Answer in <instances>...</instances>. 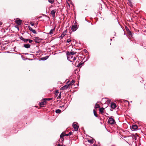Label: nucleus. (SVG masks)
Here are the masks:
<instances>
[{"instance_id": "nucleus-1", "label": "nucleus", "mask_w": 146, "mask_h": 146, "mask_svg": "<svg viewBox=\"0 0 146 146\" xmlns=\"http://www.w3.org/2000/svg\"><path fill=\"white\" fill-rule=\"evenodd\" d=\"M108 122L109 124L111 125L114 124L115 123L114 119L111 117H110L109 118Z\"/></svg>"}, {"instance_id": "nucleus-2", "label": "nucleus", "mask_w": 146, "mask_h": 146, "mask_svg": "<svg viewBox=\"0 0 146 146\" xmlns=\"http://www.w3.org/2000/svg\"><path fill=\"white\" fill-rule=\"evenodd\" d=\"M76 53V52H67L66 54L68 59L70 56V55L73 56Z\"/></svg>"}, {"instance_id": "nucleus-3", "label": "nucleus", "mask_w": 146, "mask_h": 146, "mask_svg": "<svg viewBox=\"0 0 146 146\" xmlns=\"http://www.w3.org/2000/svg\"><path fill=\"white\" fill-rule=\"evenodd\" d=\"M77 124V123L76 122H74L73 123L72 125L74 131H77L78 130V126Z\"/></svg>"}, {"instance_id": "nucleus-4", "label": "nucleus", "mask_w": 146, "mask_h": 146, "mask_svg": "<svg viewBox=\"0 0 146 146\" xmlns=\"http://www.w3.org/2000/svg\"><path fill=\"white\" fill-rule=\"evenodd\" d=\"M78 28L76 25H72L71 27V29L73 31H75L77 30Z\"/></svg>"}, {"instance_id": "nucleus-5", "label": "nucleus", "mask_w": 146, "mask_h": 146, "mask_svg": "<svg viewBox=\"0 0 146 146\" xmlns=\"http://www.w3.org/2000/svg\"><path fill=\"white\" fill-rule=\"evenodd\" d=\"M69 87V85H68V84L67 85H64V86L63 87H61L60 88V90H65L66 89L68 88Z\"/></svg>"}, {"instance_id": "nucleus-6", "label": "nucleus", "mask_w": 146, "mask_h": 146, "mask_svg": "<svg viewBox=\"0 0 146 146\" xmlns=\"http://www.w3.org/2000/svg\"><path fill=\"white\" fill-rule=\"evenodd\" d=\"M45 101L43 100L40 103V105L41 107H43L46 104V102Z\"/></svg>"}, {"instance_id": "nucleus-7", "label": "nucleus", "mask_w": 146, "mask_h": 146, "mask_svg": "<svg viewBox=\"0 0 146 146\" xmlns=\"http://www.w3.org/2000/svg\"><path fill=\"white\" fill-rule=\"evenodd\" d=\"M127 4L131 7H133V3H132L130 0H128Z\"/></svg>"}, {"instance_id": "nucleus-8", "label": "nucleus", "mask_w": 146, "mask_h": 146, "mask_svg": "<svg viewBox=\"0 0 146 146\" xmlns=\"http://www.w3.org/2000/svg\"><path fill=\"white\" fill-rule=\"evenodd\" d=\"M22 21L20 20H16L15 21V22L17 24L19 25H21L22 23Z\"/></svg>"}, {"instance_id": "nucleus-9", "label": "nucleus", "mask_w": 146, "mask_h": 146, "mask_svg": "<svg viewBox=\"0 0 146 146\" xmlns=\"http://www.w3.org/2000/svg\"><path fill=\"white\" fill-rule=\"evenodd\" d=\"M29 30L31 31L33 33L35 34H36V33L35 30L33 29L30 26H28Z\"/></svg>"}, {"instance_id": "nucleus-10", "label": "nucleus", "mask_w": 146, "mask_h": 146, "mask_svg": "<svg viewBox=\"0 0 146 146\" xmlns=\"http://www.w3.org/2000/svg\"><path fill=\"white\" fill-rule=\"evenodd\" d=\"M34 41L36 43H39L40 41L38 38L36 37L34 38Z\"/></svg>"}, {"instance_id": "nucleus-11", "label": "nucleus", "mask_w": 146, "mask_h": 146, "mask_svg": "<svg viewBox=\"0 0 146 146\" xmlns=\"http://www.w3.org/2000/svg\"><path fill=\"white\" fill-rule=\"evenodd\" d=\"M111 107L113 109H114L116 107V105L115 103H112L111 105Z\"/></svg>"}, {"instance_id": "nucleus-12", "label": "nucleus", "mask_w": 146, "mask_h": 146, "mask_svg": "<svg viewBox=\"0 0 146 146\" xmlns=\"http://www.w3.org/2000/svg\"><path fill=\"white\" fill-rule=\"evenodd\" d=\"M138 128V126L136 125H133L131 126V128L133 130H136Z\"/></svg>"}, {"instance_id": "nucleus-13", "label": "nucleus", "mask_w": 146, "mask_h": 146, "mask_svg": "<svg viewBox=\"0 0 146 146\" xmlns=\"http://www.w3.org/2000/svg\"><path fill=\"white\" fill-rule=\"evenodd\" d=\"M23 46L26 48H28L30 47L31 45L29 44H24Z\"/></svg>"}, {"instance_id": "nucleus-14", "label": "nucleus", "mask_w": 146, "mask_h": 146, "mask_svg": "<svg viewBox=\"0 0 146 146\" xmlns=\"http://www.w3.org/2000/svg\"><path fill=\"white\" fill-rule=\"evenodd\" d=\"M75 83V81L72 80L70 83H68V82L67 83L68 84V85H69V86H72L74 84V83Z\"/></svg>"}, {"instance_id": "nucleus-15", "label": "nucleus", "mask_w": 146, "mask_h": 146, "mask_svg": "<svg viewBox=\"0 0 146 146\" xmlns=\"http://www.w3.org/2000/svg\"><path fill=\"white\" fill-rule=\"evenodd\" d=\"M56 12V10L54 9L52 10L51 12V14L54 17L55 16V14Z\"/></svg>"}, {"instance_id": "nucleus-16", "label": "nucleus", "mask_w": 146, "mask_h": 146, "mask_svg": "<svg viewBox=\"0 0 146 146\" xmlns=\"http://www.w3.org/2000/svg\"><path fill=\"white\" fill-rule=\"evenodd\" d=\"M55 31V28L51 29L50 30V32L49 33V34L51 35L53 34V32H54Z\"/></svg>"}, {"instance_id": "nucleus-17", "label": "nucleus", "mask_w": 146, "mask_h": 146, "mask_svg": "<svg viewBox=\"0 0 146 146\" xmlns=\"http://www.w3.org/2000/svg\"><path fill=\"white\" fill-rule=\"evenodd\" d=\"M48 56H46L44 57H42L41 58V60H45L48 58Z\"/></svg>"}, {"instance_id": "nucleus-18", "label": "nucleus", "mask_w": 146, "mask_h": 146, "mask_svg": "<svg viewBox=\"0 0 146 146\" xmlns=\"http://www.w3.org/2000/svg\"><path fill=\"white\" fill-rule=\"evenodd\" d=\"M68 59L69 61H70V62H74L75 60H76V57H74L73 58V59H69V58H68Z\"/></svg>"}, {"instance_id": "nucleus-19", "label": "nucleus", "mask_w": 146, "mask_h": 146, "mask_svg": "<svg viewBox=\"0 0 146 146\" xmlns=\"http://www.w3.org/2000/svg\"><path fill=\"white\" fill-rule=\"evenodd\" d=\"M104 109L103 108H100L99 109V111L101 113H104Z\"/></svg>"}, {"instance_id": "nucleus-20", "label": "nucleus", "mask_w": 146, "mask_h": 146, "mask_svg": "<svg viewBox=\"0 0 146 146\" xmlns=\"http://www.w3.org/2000/svg\"><path fill=\"white\" fill-rule=\"evenodd\" d=\"M61 111V110L59 109H57L55 111V112L57 113H60Z\"/></svg>"}, {"instance_id": "nucleus-21", "label": "nucleus", "mask_w": 146, "mask_h": 146, "mask_svg": "<svg viewBox=\"0 0 146 146\" xmlns=\"http://www.w3.org/2000/svg\"><path fill=\"white\" fill-rule=\"evenodd\" d=\"M72 132L71 131L69 132L68 134H65V136H69L70 135H71L72 134Z\"/></svg>"}, {"instance_id": "nucleus-22", "label": "nucleus", "mask_w": 146, "mask_h": 146, "mask_svg": "<svg viewBox=\"0 0 146 146\" xmlns=\"http://www.w3.org/2000/svg\"><path fill=\"white\" fill-rule=\"evenodd\" d=\"M100 106L98 104H97V103L96 104L95 106V108H100Z\"/></svg>"}, {"instance_id": "nucleus-23", "label": "nucleus", "mask_w": 146, "mask_h": 146, "mask_svg": "<svg viewBox=\"0 0 146 146\" xmlns=\"http://www.w3.org/2000/svg\"><path fill=\"white\" fill-rule=\"evenodd\" d=\"M54 0H48V1L49 3L51 4H52L54 2Z\"/></svg>"}, {"instance_id": "nucleus-24", "label": "nucleus", "mask_w": 146, "mask_h": 146, "mask_svg": "<svg viewBox=\"0 0 146 146\" xmlns=\"http://www.w3.org/2000/svg\"><path fill=\"white\" fill-rule=\"evenodd\" d=\"M88 141L90 143H93L94 140L92 139L88 140Z\"/></svg>"}, {"instance_id": "nucleus-25", "label": "nucleus", "mask_w": 146, "mask_h": 146, "mask_svg": "<svg viewBox=\"0 0 146 146\" xmlns=\"http://www.w3.org/2000/svg\"><path fill=\"white\" fill-rule=\"evenodd\" d=\"M52 99V98H44L43 99V100H50Z\"/></svg>"}, {"instance_id": "nucleus-26", "label": "nucleus", "mask_w": 146, "mask_h": 146, "mask_svg": "<svg viewBox=\"0 0 146 146\" xmlns=\"http://www.w3.org/2000/svg\"><path fill=\"white\" fill-rule=\"evenodd\" d=\"M93 111H94V115L96 117H97L98 116H97V114L95 112V110H93Z\"/></svg>"}, {"instance_id": "nucleus-27", "label": "nucleus", "mask_w": 146, "mask_h": 146, "mask_svg": "<svg viewBox=\"0 0 146 146\" xmlns=\"http://www.w3.org/2000/svg\"><path fill=\"white\" fill-rule=\"evenodd\" d=\"M65 136V134H64L63 133H62L60 135V138H62L63 137Z\"/></svg>"}, {"instance_id": "nucleus-28", "label": "nucleus", "mask_w": 146, "mask_h": 146, "mask_svg": "<svg viewBox=\"0 0 146 146\" xmlns=\"http://www.w3.org/2000/svg\"><path fill=\"white\" fill-rule=\"evenodd\" d=\"M29 39H25V38L24 40V42H27L28 41Z\"/></svg>"}, {"instance_id": "nucleus-29", "label": "nucleus", "mask_w": 146, "mask_h": 146, "mask_svg": "<svg viewBox=\"0 0 146 146\" xmlns=\"http://www.w3.org/2000/svg\"><path fill=\"white\" fill-rule=\"evenodd\" d=\"M59 93L58 91V90H56V92L55 93V94L56 96L58 95V94Z\"/></svg>"}, {"instance_id": "nucleus-30", "label": "nucleus", "mask_w": 146, "mask_h": 146, "mask_svg": "<svg viewBox=\"0 0 146 146\" xmlns=\"http://www.w3.org/2000/svg\"><path fill=\"white\" fill-rule=\"evenodd\" d=\"M71 41V40L69 38V39H68L66 41L68 43H69Z\"/></svg>"}, {"instance_id": "nucleus-31", "label": "nucleus", "mask_w": 146, "mask_h": 146, "mask_svg": "<svg viewBox=\"0 0 146 146\" xmlns=\"http://www.w3.org/2000/svg\"><path fill=\"white\" fill-rule=\"evenodd\" d=\"M28 41H29V43H31L33 42V40L30 39H29Z\"/></svg>"}, {"instance_id": "nucleus-32", "label": "nucleus", "mask_w": 146, "mask_h": 146, "mask_svg": "<svg viewBox=\"0 0 146 146\" xmlns=\"http://www.w3.org/2000/svg\"><path fill=\"white\" fill-rule=\"evenodd\" d=\"M65 34L64 33H62L61 34L60 37L62 38V37H64L65 36Z\"/></svg>"}, {"instance_id": "nucleus-33", "label": "nucleus", "mask_w": 146, "mask_h": 146, "mask_svg": "<svg viewBox=\"0 0 146 146\" xmlns=\"http://www.w3.org/2000/svg\"><path fill=\"white\" fill-rule=\"evenodd\" d=\"M20 38L22 40H23V41H24V38L22 36H21L20 37Z\"/></svg>"}, {"instance_id": "nucleus-34", "label": "nucleus", "mask_w": 146, "mask_h": 146, "mask_svg": "<svg viewBox=\"0 0 146 146\" xmlns=\"http://www.w3.org/2000/svg\"><path fill=\"white\" fill-rule=\"evenodd\" d=\"M61 95L60 93V94L59 95L58 97L57 98L58 99H60L61 98Z\"/></svg>"}, {"instance_id": "nucleus-35", "label": "nucleus", "mask_w": 146, "mask_h": 146, "mask_svg": "<svg viewBox=\"0 0 146 146\" xmlns=\"http://www.w3.org/2000/svg\"><path fill=\"white\" fill-rule=\"evenodd\" d=\"M127 137L129 138V139L131 140H132L133 139V138L131 137Z\"/></svg>"}, {"instance_id": "nucleus-36", "label": "nucleus", "mask_w": 146, "mask_h": 146, "mask_svg": "<svg viewBox=\"0 0 146 146\" xmlns=\"http://www.w3.org/2000/svg\"><path fill=\"white\" fill-rule=\"evenodd\" d=\"M31 25L32 26H33L34 25V23H32V22L31 23H30Z\"/></svg>"}, {"instance_id": "nucleus-37", "label": "nucleus", "mask_w": 146, "mask_h": 146, "mask_svg": "<svg viewBox=\"0 0 146 146\" xmlns=\"http://www.w3.org/2000/svg\"><path fill=\"white\" fill-rule=\"evenodd\" d=\"M70 58H69V59H71L72 58L73 56L70 55Z\"/></svg>"}, {"instance_id": "nucleus-38", "label": "nucleus", "mask_w": 146, "mask_h": 146, "mask_svg": "<svg viewBox=\"0 0 146 146\" xmlns=\"http://www.w3.org/2000/svg\"><path fill=\"white\" fill-rule=\"evenodd\" d=\"M16 28H17L18 30H19V28L17 26H15V27Z\"/></svg>"}, {"instance_id": "nucleus-39", "label": "nucleus", "mask_w": 146, "mask_h": 146, "mask_svg": "<svg viewBox=\"0 0 146 146\" xmlns=\"http://www.w3.org/2000/svg\"><path fill=\"white\" fill-rule=\"evenodd\" d=\"M60 138L61 139V140L62 141H63L64 140V139L63 137H62V138Z\"/></svg>"}, {"instance_id": "nucleus-40", "label": "nucleus", "mask_w": 146, "mask_h": 146, "mask_svg": "<svg viewBox=\"0 0 146 146\" xmlns=\"http://www.w3.org/2000/svg\"><path fill=\"white\" fill-rule=\"evenodd\" d=\"M58 146H63L62 145H60V144H58Z\"/></svg>"}, {"instance_id": "nucleus-41", "label": "nucleus", "mask_w": 146, "mask_h": 146, "mask_svg": "<svg viewBox=\"0 0 146 146\" xmlns=\"http://www.w3.org/2000/svg\"><path fill=\"white\" fill-rule=\"evenodd\" d=\"M2 24V23L0 21V25H1Z\"/></svg>"}, {"instance_id": "nucleus-42", "label": "nucleus", "mask_w": 146, "mask_h": 146, "mask_svg": "<svg viewBox=\"0 0 146 146\" xmlns=\"http://www.w3.org/2000/svg\"><path fill=\"white\" fill-rule=\"evenodd\" d=\"M68 6L70 7V5L69 3H68Z\"/></svg>"}, {"instance_id": "nucleus-43", "label": "nucleus", "mask_w": 146, "mask_h": 146, "mask_svg": "<svg viewBox=\"0 0 146 146\" xmlns=\"http://www.w3.org/2000/svg\"><path fill=\"white\" fill-rule=\"evenodd\" d=\"M80 65H81V64H80H80H79V65H79V66H80Z\"/></svg>"}, {"instance_id": "nucleus-44", "label": "nucleus", "mask_w": 146, "mask_h": 146, "mask_svg": "<svg viewBox=\"0 0 146 146\" xmlns=\"http://www.w3.org/2000/svg\"><path fill=\"white\" fill-rule=\"evenodd\" d=\"M94 146H97V145H94Z\"/></svg>"}, {"instance_id": "nucleus-45", "label": "nucleus", "mask_w": 146, "mask_h": 146, "mask_svg": "<svg viewBox=\"0 0 146 146\" xmlns=\"http://www.w3.org/2000/svg\"><path fill=\"white\" fill-rule=\"evenodd\" d=\"M130 32V34H131V33Z\"/></svg>"}]
</instances>
